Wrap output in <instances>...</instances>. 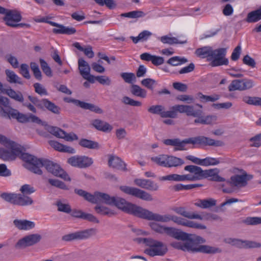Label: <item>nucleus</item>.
<instances>
[{
  "instance_id": "nucleus-3",
  "label": "nucleus",
  "mask_w": 261,
  "mask_h": 261,
  "mask_svg": "<svg viewBox=\"0 0 261 261\" xmlns=\"http://www.w3.org/2000/svg\"><path fill=\"white\" fill-rule=\"evenodd\" d=\"M109 197L107 198L108 201L105 200V204L115 205L125 213L146 220L149 210L128 202L125 199L119 197L110 196L109 195Z\"/></svg>"
},
{
  "instance_id": "nucleus-8",
  "label": "nucleus",
  "mask_w": 261,
  "mask_h": 261,
  "mask_svg": "<svg viewBox=\"0 0 261 261\" xmlns=\"http://www.w3.org/2000/svg\"><path fill=\"white\" fill-rule=\"evenodd\" d=\"M6 116L9 118L15 119L20 123H26L32 122L37 124H41L42 120L37 116L30 114L27 115L20 113L17 110L14 109H9L7 110Z\"/></svg>"
},
{
  "instance_id": "nucleus-23",
  "label": "nucleus",
  "mask_w": 261,
  "mask_h": 261,
  "mask_svg": "<svg viewBox=\"0 0 261 261\" xmlns=\"http://www.w3.org/2000/svg\"><path fill=\"white\" fill-rule=\"evenodd\" d=\"M164 233L178 240H188V234L172 227H166Z\"/></svg>"
},
{
  "instance_id": "nucleus-51",
  "label": "nucleus",
  "mask_w": 261,
  "mask_h": 261,
  "mask_svg": "<svg viewBox=\"0 0 261 261\" xmlns=\"http://www.w3.org/2000/svg\"><path fill=\"white\" fill-rule=\"evenodd\" d=\"M198 96L202 101H204L205 102H214L219 99L220 97V95L218 94H214L211 96H208L203 95L201 93H198Z\"/></svg>"
},
{
  "instance_id": "nucleus-39",
  "label": "nucleus",
  "mask_w": 261,
  "mask_h": 261,
  "mask_svg": "<svg viewBox=\"0 0 261 261\" xmlns=\"http://www.w3.org/2000/svg\"><path fill=\"white\" fill-rule=\"evenodd\" d=\"M79 144L83 147L94 149L99 148V144L97 142L86 139H82L80 140Z\"/></svg>"
},
{
  "instance_id": "nucleus-9",
  "label": "nucleus",
  "mask_w": 261,
  "mask_h": 261,
  "mask_svg": "<svg viewBox=\"0 0 261 261\" xmlns=\"http://www.w3.org/2000/svg\"><path fill=\"white\" fill-rule=\"evenodd\" d=\"M146 220L156 222L166 223L172 221L178 225H183L185 219L170 214L160 215L148 211Z\"/></svg>"
},
{
  "instance_id": "nucleus-18",
  "label": "nucleus",
  "mask_w": 261,
  "mask_h": 261,
  "mask_svg": "<svg viewBox=\"0 0 261 261\" xmlns=\"http://www.w3.org/2000/svg\"><path fill=\"white\" fill-rule=\"evenodd\" d=\"M193 145L199 144L215 147L222 146L224 145V143L220 140H215L204 136L193 137Z\"/></svg>"
},
{
  "instance_id": "nucleus-31",
  "label": "nucleus",
  "mask_w": 261,
  "mask_h": 261,
  "mask_svg": "<svg viewBox=\"0 0 261 261\" xmlns=\"http://www.w3.org/2000/svg\"><path fill=\"white\" fill-rule=\"evenodd\" d=\"M7 81L10 83L18 84L22 85L21 79L13 71L10 69L5 70Z\"/></svg>"
},
{
  "instance_id": "nucleus-61",
  "label": "nucleus",
  "mask_w": 261,
  "mask_h": 261,
  "mask_svg": "<svg viewBox=\"0 0 261 261\" xmlns=\"http://www.w3.org/2000/svg\"><path fill=\"white\" fill-rule=\"evenodd\" d=\"M16 194L3 193H1V198L6 201L15 204Z\"/></svg>"
},
{
  "instance_id": "nucleus-55",
  "label": "nucleus",
  "mask_w": 261,
  "mask_h": 261,
  "mask_svg": "<svg viewBox=\"0 0 261 261\" xmlns=\"http://www.w3.org/2000/svg\"><path fill=\"white\" fill-rule=\"evenodd\" d=\"M121 101L125 105H127L131 106L140 107L142 106V103L140 101L135 100L134 99L127 96L123 97L121 99Z\"/></svg>"
},
{
  "instance_id": "nucleus-20",
  "label": "nucleus",
  "mask_w": 261,
  "mask_h": 261,
  "mask_svg": "<svg viewBox=\"0 0 261 261\" xmlns=\"http://www.w3.org/2000/svg\"><path fill=\"white\" fill-rule=\"evenodd\" d=\"M160 180H169L175 181H195L194 174L191 172L187 174L179 175L177 174H171L160 178Z\"/></svg>"
},
{
  "instance_id": "nucleus-38",
  "label": "nucleus",
  "mask_w": 261,
  "mask_h": 261,
  "mask_svg": "<svg viewBox=\"0 0 261 261\" xmlns=\"http://www.w3.org/2000/svg\"><path fill=\"white\" fill-rule=\"evenodd\" d=\"M74 28L67 27L62 24L60 29H53V32L56 34L72 35L76 33Z\"/></svg>"
},
{
  "instance_id": "nucleus-35",
  "label": "nucleus",
  "mask_w": 261,
  "mask_h": 261,
  "mask_svg": "<svg viewBox=\"0 0 261 261\" xmlns=\"http://www.w3.org/2000/svg\"><path fill=\"white\" fill-rule=\"evenodd\" d=\"M230 184L233 186L243 187L246 186L245 178L243 175H234L230 177Z\"/></svg>"
},
{
  "instance_id": "nucleus-25",
  "label": "nucleus",
  "mask_w": 261,
  "mask_h": 261,
  "mask_svg": "<svg viewBox=\"0 0 261 261\" xmlns=\"http://www.w3.org/2000/svg\"><path fill=\"white\" fill-rule=\"evenodd\" d=\"M109 166L113 168L122 171H126V164L117 156L111 155L108 161Z\"/></svg>"
},
{
  "instance_id": "nucleus-47",
  "label": "nucleus",
  "mask_w": 261,
  "mask_h": 261,
  "mask_svg": "<svg viewBox=\"0 0 261 261\" xmlns=\"http://www.w3.org/2000/svg\"><path fill=\"white\" fill-rule=\"evenodd\" d=\"M145 14L142 11H133L127 13H122L121 16L122 17H128L132 18H137L143 17L145 16Z\"/></svg>"
},
{
  "instance_id": "nucleus-62",
  "label": "nucleus",
  "mask_w": 261,
  "mask_h": 261,
  "mask_svg": "<svg viewBox=\"0 0 261 261\" xmlns=\"http://www.w3.org/2000/svg\"><path fill=\"white\" fill-rule=\"evenodd\" d=\"M164 109V107L162 105H153L148 108V111L153 114L160 115L161 117Z\"/></svg>"
},
{
  "instance_id": "nucleus-60",
  "label": "nucleus",
  "mask_w": 261,
  "mask_h": 261,
  "mask_svg": "<svg viewBox=\"0 0 261 261\" xmlns=\"http://www.w3.org/2000/svg\"><path fill=\"white\" fill-rule=\"evenodd\" d=\"M121 77L127 83H132L136 81V76L135 74L132 72H122L120 74Z\"/></svg>"
},
{
  "instance_id": "nucleus-50",
  "label": "nucleus",
  "mask_w": 261,
  "mask_h": 261,
  "mask_svg": "<svg viewBox=\"0 0 261 261\" xmlns=\"http://www.w3.org/2000/svg\"><path fill=\"white\" fill-rule=\"evenodd\" d=\"M160 41L164 44H168L172 45L177 43H184L185 42H178L177 39L175 37H170L167 35L162 36L160 38Z\"/></svg>"
},
{
  "instance_id": "nucleus-43",
  "label": "nucleus",
  "mask_w": 261,
  "mask_h": 261,
  "mask_svg": "<svg viewBox=\"0 0 261 261\" xmlns=\"http://www.w3.org/2000/svg\"><path fill=\"white\" fill-rule=\"evenodd\" d=\"M73 46L76 48L77 49L81 51H83L86 56H87L89 58H92L94 54L92 50V47L89 45L86 48H84L80 45L79 42H75L73 44Z\"/></svg>"
},
{
  "instance_id": "nucleus-34",
  "label": "nucleus",
  "mask_w": 261,
  "mask_h": 261,
  "mask_svg": "<svg viewBox=\"0 0 261 261\" xmlns=\"http://www.w3.org/2000/svg\"><path fill=\"white\" fill-rule=\"evenodd\" d=\"M184 163V160L180 158L167 155L166 167H178Z\"/></svg>"
},
{
  "instance_id": "nucleus-4",
  "label": "nucleus",
  "mask_w": 261,
  "mask_h": 261,
  "mask_svg": "<svg viewBox=\"0 0 261 261\" xmlns=\"http://www.w3.org/2000/svg\"><path fill=\"white\" fill-rule=\"evenodd\" d=\"M184 170L194 174L195 181L203 179H208L210 180L216 182H223L225 181L224 177L219 175L220 170L218 168L203 170L201 167L196 165H187L184 167Z\"/></svg>"
},
{
  "instance_id": "nucleus-33",
  "label": "nucleus",
  "mask_w": 261,
  "mask_h": 261,
  "mask_svg": "<svg viewBox=\"0 0 261 261\" xmlns=\"http://www.w3.org/2000/svg\"><path fill=\"white\" fill-rule=\"evenodd\" d=\"M33 203V200L30 197L25 196L24 194H16L15 204L21 206L31 205Z\"/></svg>"
},
{
  "instance_id": "nucleus-1",
  "label": "nucleus",
  "mask_w": 261,
  "mask_h": 261,
  "mask_svg": "<svg viewBox=\"0 0 261 261\" xmlns=\"http://www.w3.org/2000/svg\"><path fill=\"white\" fill-rule=\"evenodd\" d=\"M1 145L7 149H1V159L5 161L13 160L19 156L28 163L26 167L35 174L41 175L42 171L40 168L44 167L48 172L55 176L61 177L65 180H71L68 175L58 164L46 159H37L31 154L23 152V147L3 135H1Z\"/></svg>"
},
{
  "instance_id": "nucleus-15",
  "label": "nucleus",
  "mask_w": 261,
  "mask_h": 261,
  "mask_svg": "<svg viewBox=\"0 0 261 261\" xmlns=\"http://www.w3.org/2000/svg\"><path fill=\"white\" fill-rule=\"evenodd\" d=\"M163 143L166 145L174 146V151L186 150L185 147L187 144L193 145V137L185 139L183 140L178 138L165 139L163 141Z\"/></svg>"
},
{
  "instance_id": "nucleus-64",
  "label": "nucleus",
  "mask_w": 261,
  "mask_h": 261,
  "mask_svg": "<svg viewBox=\"0 0 261 261\" xmlns=\"http://www.w3.org/2000/svg\"><path fill=\"white\" fill-rule=\"evenodd\" d=\"M244 222L245 224L250 225H256L261 224V217H249L246 218Z\"/></svg>"
},
{
  "instance_id": "nucleus-10",
  "label": "nucleus",
  "mask_w": 261,
  "mask_h": 261,
  "mask_svg": "<svg viewBox=\"0 0 261 261\" xmlns=\"http://www.w3.org/2000/svg\"><path fill=\"white\" fill-rule=\"evenodd\" d=\"M226 48H220L217 49H212L209 60L212 67L227 65L228 64V60L225 58Z\"/></svg>"
},
{
  "instance_id": "nucleus-32",
  "label": "nucleus",
  "mask_w": 261,
  "mask_h": 261,
  "mask_svg": "<svg viewBox=\"0 0 261 261\" xmlns=\"http://www.w3.org/2000/svg\"><path fill=\"white\" fill-rule=\"evenodd\" d=\"M261 19V6L259 9L248 13L246 21L248 23L256 22Z\"/></svg>"
},
{
  "instance_id": "nucleus-48",
  "label": "nucleus",
  "mask_w": 261,
  "mask_h": 261,
  "mask_svg": "<svg viewBox=\"0 0 261 261\" xmlns=\"http://www.w3.org/2000/svg\"><path fill=\"white\" fill-rule=\"evenodd\" d=\"M200 217L201 219H198V220H205L206 221H221V218L217 214L210 213H205L203 214V215L201 216L200 215Z\"/></svg>"
},
{
  "instance_id": "nucleus-28",
  "label": "nucleus",
  "mask_w": 261,
  "mask_h": 261,
  "mask_svg": "<svg viewBox=\"0 0 261 261\" xmlns=\"http://www.w3.org/2000/svg\"><path fill=\"white\" fill-rule=\"evenodd\" d=\"M202 106L196 104L195 106L188 105L187 109L186 115L189 116L199 117L202 114Z\"/></svg>"
},
{
  "instance_id": "nucleus-21",
  "label": "nucleus",
  "mask_w": 261,
  "mask_h": 261,
  "mask_svg": "<svg viewBox=\"0 0 261 261\" xmlns=\"http://www.w3.org/2000/svg\"><path fill=\"white\" fill-rule=\"evenodd\" d=\"M109 198V194L99 192H96L94 194L87 192L86 195L84 197V199L92 203H103L105 200L108 201Z\"/></svg>"
},
{
  "instance_id": "nucleus-54",
  "label": "nucleus",
  "mask_w": 261,
  "mask_h": 261,
  "mask_svg": "<svg viewBox=\"0 0 261 261\" xmlns=\"http://www.w3.org/2000/svg\"><path fill=\"white\" fill-rule=\"evenodd\" d=\"M4 58L14 68H17L19 67V63L17 59L12 54H7L5 55Z\"/></svg>"
},
{
  "instance_id": "nucleus-45",
  "label": "nucleus",
  "mask_w": 261,
  "mask_h": 261,
  "mask_svg": "<svg viewBox=\"0 0 261 261\" xmlns=\"http://www.w3.org/2000/svg\"><path fill=\"white\" fill-rule=\"evenodd\" d=\"M1 105L5 107L4 108H1V116L7 119H11V118H9L8 117L5 116L6 115L7 110H9V108L13 109L10 106L9 99L7 97L1 96Z\"/></svg>"
},
{
  "instance_id": "nucleus-29",
  "label": "nucleus",
  "mask_w": 261,
  "mask_h": 261,
  "mask_svg": "<svg viewBox=\"0 0 261 261\" xmlns=\"http://www.w3.org/2000/svg\"><path fill=\"white\" fill-rule=\"evenodd\" d=\"M173 211L177 214L190 219H201L200 215L188 212L184 207H176Z\"/></svg>"
},
{
  "instance_id": "nucleus-13",
  "label": "nucleus",
  "mask_w": 261,
  "mask_h": 261,
  "mask_svg": "<svg viewBox=\"0 0 261 261\" xmlns=\"http://www.w3.org/2000/svg\"><path fill=\"white\" fill-rule=\"evenodd\" d=\"M224 242L239 248H254L261 247V244L258 242L231 238L225 239Z\"/></svg>"
},
{
  "instance_id": "nucleus-16",
  "label": "nucleus",
  "mask_w": 261,
  "mask_h": 261,
  "mask_svg": "<svg viewBox=\"0 0 261 261\" xmlns=\"http://www.w3.org/2000/svg\"><path fill=\"white\" fill-rule=\"evenodd\" d=\"M41 239V236L39 234H29L20 239L16 243L15 247L18 249L24 248L37 244Z\"/></svg>"
},
{
  "instance_id": "nucleus-63",
  "label": "nucleus",
  "mask_w": 261,
  "mask_h": 261,
  "mask_svg": "<svg viewBox=\"0 0 261 261\" xmlns=\"http://www.w3.org/2000/svg\"><path fill=\"white\" fill-rule=\"evenodd\" d=\"M35 91L40 95H47L48 92L46 89L40 83H36L33 85Z\"/></svg>"
},
{
  "instance_id": "nucleus-41",
  "label": "nucleus",
  "mask_w": 261,
  "mask_h": 261,
  "mask_svg": "<svg viewBox=\"0 0 261 261\" xmlns=\"http://www.w3.org/2000/svg\"><path fill=\"white\" fill-rule=\"evenodd\" d=\"M212 47L211 46H204L197 49L195 51L196 55L202 58L208 57L210 58Z\"/></svg>"
},
{
  "instance_id": "nucleus-5",
  "label": "nucleus",
  "mask_w": 261,
  "mask_h": 261,
  "mask_svg": "<svg viewBox=\"0 0 261 261\" xmlns=\"http://www.w3.org/2000/svg\"><path fill=\"white\" fill-rule=\"evenodd\" d=\"M185 241V251L191 252L192 253L201 252L207 254H215L221 252V250L219 248L208 245H201V244L205 242V240L200 236H195L192 239L188 238V240Z\"/></svg>"
},
{
  "instance_id": "nucleus-57",
  "label": "nucleus",
  "mask_w": 261,
  "mask_h": 261,
  "mask_svg": "<svg viewBox=\"0 0 261 261\" xmlns=\"http://www.w3.org/2000/svg\"><path fill=\"white\" fill-rule=\"evenodd\" d=\"M94 2L100 6L106 5L110 9H114L116 7V4L114 0H94Z\"/></svg>"
},
{
  "instance_id": "nucleus-49",
  "label": "nucleus",
  "mask_w": 261,
  "mask_h": 261,
  "mask_svg": "<svg viewBox=\"0 0 261 261\" xmlns=\"http://www.w3.org/2000/svg\"><path fill=\"white\" fill-rule=\"evenodd\" d=\"M39 62L44 73L48 77H51L53 76L52 71L47 62L43 59H40Z\"/></svg>"
},
{
  "instance_id": "nucleus-19",
  "label": "nucleus",
  "mask_w": 261,
  "mask_h": 261,
  "mask_svg": "<svg viewBox=\"0 0 261 261\" xmlns=\"http://www.w3.org/2000/svg\"><path fill=\"white\" fill-rule=\"evenodd\" d=\"M79 69L82 77L91 83H94V76L90 74V67L88 63L83 59L78 60Z\"/></svg>"
},
{
  "instance_id": "nucleus-36",
  "label": "nucleus",
  "mask_w": 261,
  "mask_h": 261,
  "mask_svg": "<svg viewBox=\"0 0 261 261\" xmlns=\"http://www.w3.org/2000/svg\"><path fill=\"white\" fill-rule=\"evenodd\" d=\"M96 213L101 215L112 217L116 215V212L110 208L103 205H96L94 208Z\"/></svg>"
},
{
  "instance_id": "nucleus-27",
  "label": "nucleus",
  "mask_w": 261,
  "mask_h": 261,
  "mask_svg": "<svg viewBox=\"0 0 261 261\" xmlns=\"http://www.w3.org/2000/svg\"><path fill=\"white\" fill-rule=\"evenodd\" d=\"M13 223L16 227L19 230H29L33 228L35 224L34 222L27 220L15 219Z\"/></svg>"
},
{
  "instance_id": "nucleus-11",
  "label": "nucleus",
  "mask_w": 261,
  "mask_h": 261,
  "mask_svg": "<svg viewBox=\"0 0 261 261\" xmlns=\"http://www.w3.org/2000/svg\"><path fill=\"white\" fill-rule=\"evenodd\" d=\"M120 189L122 192L126 194L135 197L142 200L148 201L153 200V198L151 194L140 189L133 187L122 186L120 187Z\"/></svg>"
},
{
  "instance_id": "nucleus-24",
  "label": "nucleus",
  "mask_w": 261,
  "mask_h": 261,
  "mask_svg": "<svg viewBox=\"0 0 261 261\" xmlns=\"http://www.w3.org/2000/svg\"><path fill=\"white\" fill-rule=\"evenodd\" d=\"M70 213L71 216L73 217L86 220L90 222L97 223L99 222L97 219L92 214L84 213L81 210L76 209L71 210V212Z\"/></svg>"
},
{
  "instance_id": "nucleus-53",
  "label": "nucleus",
  "mask_w": 261,
  "mask_h": 261,
  "mask_svg": "<svg viewBox=\"0 0 261 261\" xmlns=\"http://www.w3.org/2000/svg\"><path fill=\"white\" fill-rule=\"evenodd\" d=\"M182 226L200 229H205L206 228V226L204 225L197 223L194 221L187 220L186 219H185Z\"/></svg>"
},
{
  "instance_id": "nucleus-42",
  "label": "nucleus",
  "mask_w": 261,
  "mask_h": 261,
  "mask_svg": "<svg viewBox=\"0 0 261 261\" xmlns=\"http://www.w3.org/2000/svg\"><path fill=\"white\" fill-rule=\"evenodd\" d=\"M242 101L249 105L261 106V98L259 97H252L246 95L243 97Z\"/></svg>"
},
{
  "instance_id": "nucleus-56",
  "label": "nucleus",
  "mask_w": 261,
  "mask_h": 261,
  "mask_svg": "<svg viewBox=\"0 0 261 261\" xmlns=\"http://www.w3.org/2000/svg\"><path fill=\"white\" fill-rule=\"evenodd\" d=\"M56 205L58 207V211L59 212H64L67 214H69L71 212V206L69 204H66L60 201H57Z\"/></svg>"
},
{
  "instance_id": "nucleus-2",
  "label": "nucleus",
  "mask_w": 261,
  "mask_h": 261,
  "mask_svg": "<svg viewBox=\"0 0 261 261\" xmlns=\"http://www.w3.org/2000/svg\"><path fill=\"white\" fill-rule=\"evenodd\" d=\"M1 93L7 94L10 98L17 102L22 103L23 106L26 107L28 110L33 113H37V112L35 106L41 110L46 109L55 114L58 115L60 113V108L48 99L42 98L40 99L36 97L29 95L28 98L31 103L24 102V97L20 91H15L10 87L4 88L2 84Z\"/></svg>"
},
{
  "instance_id": "nucleus-58",
  "label": "nucleus",
  "mask_w": 261,
  "mask_h": 261,
  "mask_svg": "<svg viewBox=\"0 0 261 261\" xmlns=\"http://www.w3.org/2000/svg\"><path fill=\"white\" fill-rule=\"evenodd\" d=\"M149 226L151 229L153 230L156 233L160 234H163L165 232V228L166 226H164L157 223L156 222H150Z\"/></svg>"
},
{
  "instance_id": "nucleus-17",
  "label": "nucleus",
  "mask_w": 261,
  "mask_h": 261,
  "mask_svg": "<svg viewBox=\"0 0 261 261\" xmlns=\"http://www.w3.org/2000/svg\"><path fill=\"white\" fill-rule=\"evenodd\" d=\"M48 132L55 136L65 139L67 141H72L78 139L77 136L73 133L68 134L61 128L49 126L48 129Z\"/></svg>"
},
{
  "instance_id": "nucleus-14",
  "label": "nucleus",
  "mask_w": 261,
  "mask_h": 261,
  "mask_svg": "<svg viewBox=\"0 0 261 261\" xmlns=\"http://www.w3.org/2000/svg\"><path fill=\"white\" fill-rule=\"evenodd\" d=\"M68 163L72 166L80 168H86L90 166L93 163L91 158L87 156L75 155L68 159Z\"/></svg>"
},
{
  "instance_id": "nucleus-12",
  "label": "nucleus",
  "mask_w": 261,
  "mask_h": 261,
  "mask_svg": "<svg viewBox=\"0 0 261 261\" xmlns=\"http://www.w3.org/2000/svg\"><path fill=\"white\" fill-rule=\"evenodd\" d=\"M1 14L5 15L3 19L6 24L12 28L22 19L20 12L16 10L7 9L1 7Z\"/></svg>"
},
{
  "instance_id": "nucleus-44",
  "label": "nucleus",
  "mask_w": 261,
  "mask_h": 261,
  "mask_svg": "<svg viewBox=\"0 0 261 261\" xmlns=\"http://www.w3.org/2000/svg\"><path fill=\"white\" fill-rule=\"evenodd\" d=\"M80 107L85 110H89L91 111L94 112L97 114H102L103 113L102 110L98 106L84 101H81Z\"/></svg>"
},
{
  "instance_id": "nucleus-30",
  "label": "nucleus",
  "mask_w": 261,
  "mask_h": 261,
  "mask_svg": "<svg viewBox=\"0 0 261 261\" xmlns=\"http://www.w3.org/2000/svg\"><path fill=\"white\" fill-rule=\"evenodd\" d=\"M217 201L213 198L198 199L195 205L202 208H208L216 205Z\"/></svg>"
},
{
  "instance_id": "nucleus-26",
  "label": "nucleus",
  "mask_w": 261,
  "mask_h": 261,
  "mask_svg": "<svg viewBox=\"0 0 261 261\" xmlns=\"http://www.w3.org/2000/svg\"><path fill=\"white\" fill-rule=\"evenodd\" d=\"M91 124L96 129L103 132H110L113 129L109 123L98 119L93 120Z\"/></svg>"
},
{
  "instance_id": "nucleus-40",
  "label": "nucleus",
  "mask_w": 261,
  "mask_h": 261,
  "mask_svg": "<svg viewBox=\"0 0 261 261\" xmlns=\"http://www.w3.org/2000/svg\"><path fill=\"white\" fill-rule=\"evenodd\" d=\"M151 35V32L145 30L141 32L137 37L131 36L130 38L135 44H136L139 41L144 42L146 41Z\"/></svg>"
},
{
  "instance_id": "nucleus-6",
  "label": "nucleus",
  "mask_w": 261,
  "mask_h": 261,
  "mask_svg": "<svg viewBox=\"0 0 261 261\" xmlns=\"http://www.w3.org/2000/svg\"><path fill=\"white\" fill-rule=\"evenodd\" d=\"M139 242L149 247L144 252L150 256H164L168 251L167 245L161 241L152 238H140Z\"/></svg>"
},
{
  "instance_id": "nucleus-59",
  "label": "nucleus",
  "mask_w": 261,
  "mask_h": 261,
  "mask_svg": "<svg viewBox=\"0 0 261 261\" xmlns=\"http://www.w3.org/2000/svg\"><path fill=\"white\" fill-rule=\"evenodd\" d=\"M241 80L242 85V91L250 89L255 85L254 82L251 79H243Z\"/></svg>"
},
{
  "instance_id": "nucleus-22",
  "label": "nucleus",
  "mask_w": 261,
  "mask_h": 261,
  "mask_svg": "<svg viewBox=\"0 0 261 261\" xmlns=\"http://www.w3.org/2000/svg\"><path fill=\"white\" fill-rule=\"evenodd\" d=\"M134 183L138 187L149 191H156L159 189L156 183L149 179L137 178L134 180Z\"/></svg>"
},
{
  "instance_id": "nucleus-37",
  "label": "nucleus",
  "mask_w": 261,
  "mask_h": 261,
  "mask_svg": "<svg viewBox=\"0 0 261 261\" xmlns=\"http://www.w3.org/2000/svg\"><path fill=\"white\" fill-rule=\"evenodd\" d=\"M131 93L137 97L145 98L147 95V91L137 85L133 84L130 87Z\"/></svg>"
},
{
  "instance_id": "nucleus-52",
  "label": "nucleus",
  "mask_w": 261,
  "mask_h": 261,
  "mask_svg": "<svg viewBox=\"0 0 261 261\" xmlns=\"http://www.w3.org/2000/svg\"><path fill=\"white\" fill-rule=\"evenodd\" d=\"M242 82L241 80H234L228 87L229 91H233L235 90L242 91Z\"/></svg>"
},
{
  "instance_id": "nucleus-46",
  "label": "nucleus",
  "mask_w": 261,
  "mask_h": 261,
  "mask_svg": "<svg viewBox=\"0 0 261 261\" xmlns=\"http://www.w3.org/2000/svg\"><path fill=\"white\" fill-rule=\"evenodd\" d=\"M151 160L159 166L166 167L167 155L160 154L156 156L151 158Z\"/></svg>"
},
{
  "instance_id": "nucleus-7",
  "label": "nucleus",
  "mask_w": 261,
  "mask_h": 261,
  "mask_svg": "<svg viewBox=\"0 0 261 261\" xmlns=\"http://www.w3.org/2000/svg\"><path fill=\"white\" fill-rule=\"evenodd\" d=\"M96 229L91 228L64 235L62 237V240L64 242L85 240L96 235Z\"/></svg>"
}]
</instances>
